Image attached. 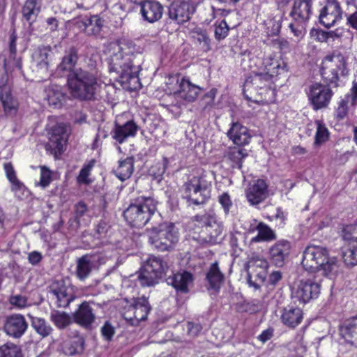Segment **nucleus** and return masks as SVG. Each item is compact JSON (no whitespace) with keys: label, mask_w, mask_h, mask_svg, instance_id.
<instances>
[{"label":"nucleus","mask_w":357,"mask_h":357,"mask_svg":"<svg viewBox=\"0 0 357 357\" xmlns=\"http://www.w3.org/2000/svg\"><path fill=\"white\" fill-rule=\"evenodd\" d=\"M347 58L339 51H333L326 55L322 61L320 73L327 84L337 86L340 76L349 74ZM333 91L328 85L314 83L310 88L307 96L313 108L318 110L326 107L333 96Z\"/></svg>","instance_id":"1"},{"label":"nucleus","mask_w":357,"mask_h":357,"mask_svg":"<svg viewBox=\"0 0 357 357\" xmlns=\"http://www.w3.org/2000/svg\"><path fill=\"white\" fill-rule=\"evenodd\" d=\"M130 48L128 45L122 47L117 43L109 45V70L118 75V80L124 88L135 91L141 86L139 73L142 58L140 54L132 52Z\"/></svg>","instance_id":"2"},{"label":"nucleus","mask_w":357,"mask_h":357,"mask_svg":"<svg viewBox=\"0 0 357 357\" xmlns=\"http://www.w3.org/2000/svg\"><path fill=\"white\" fill-rule=\"evenodd\" d=\"M67 84L71 96L80 100H94L100 88L98 72L77 68L67 75Z\"/></svg>","instance_id":"3"},{"label":"nucleus","mask_w":357,"mask_h":357,"mask_svg":"<svg viewBox=\"0 0 357 357\" xmlns=\"http://www.w3.org/2000/svg\"><path fill=\"white\" fill-rule=\"evenodd\" d=\"M157 204L158 202L151 197H138L130 201L123 215L130 227H143L153 218L159 216Z\"/></svg>","instance_id":"4"},{"label":"nucleus","mask_w":357,"mask_h":357,"mask_svg":"<svg viewBox=\"0 0 357 357\" xmlns=\"http://www.w3.org/2000/svg\"><path fill=\"white\" fill-rule=\"evenodd\" d=\"M337 262L335 257H329L328 250L326 247L311 244L305 248L301 264L309 272L323 271L324 275H328L336 271Z\"/></svg>","instance_id":"5"},{"label":"nucleus","mask_w":357,"mask_h":357,"mask_svg":"<svg viewBox=\"0 0 357 357\" xmlns=\"http://www.w3.org/2000/svg\"><path fill=\"white\" fill-rule=\"evenodd\" d=\"M149 242L159 251L169 250L178 241V231L172 222L160 223L146 230Z\"/></svg>","instance_id":"6"},{"label":"nucleus","mask_w":357,"mask_h":357,"mask_svg":"<svg viewBox=\"0 0 357 357\" xmlns=\"http://www.w3.org/2000/svg\"><path fill=\"white\" fill-rule=\"evenodd\" d=\"M167 269V263L159 257L150 256L140 269L138 280L143 287H151L163 277Z\"/></svg>","instance_id":"7"},{"label":"nucleus","mask_w":357,"mask_h":357,"mask_svg":"<svg viewBox=\"0 0 357 357\" xmlns=\"http://www.w3.org/2000/svg\"><path fill=\"white\" fill-rule=\"evenodd\" d=\"M312 14V0H295L290 13L292 22L289 27L294 36L301 37Z\"/></svg>","instance_id":"8"},{"label":"nucleus","mask_w":357,"mask_h":357,"mask_svg":"<svg viewBox=\"0 0 357 357\" xmlns=\"http://www.w3.org/2000/svg\"><path fill=\"white\" fill-rule=\"evenodd\" d=\"M185 198L195 205L205 204L211 197V185L200 176H193L183 185Z\"/></svg>","instance_id":"9"},{"label":"nucleus","mask_w":357,"mask_h":357,"mask_svg":"<svg viewBox=\"0 0 357 357\" xmlns=\"http://www.w3.org/2000/svg\"><path fill=\"white\" fill-rule=\"evenodd\" d=\"M48 294L59 308L69 307L77 298L73 287L67 284L63 280L53 281L48 287Z\"/></svg>","instance_id":"10"},{"label":"nucleus","mask_w":357,"mask_h":357,"mask_svg":"<svg viewBox=\"0 0 357 357\" xmlns=\"http://www.w3.org/2000/svg\"><path fill=\"white\" fill-rule=\"evenodd\" d=\"M52 52L50 46H39L34 50L31 61L32 71L40 78L48 75Z\"/></svg>","instance_id":"11"},{"label":"nucleus","mask_w":357,"mask_h":357,"mask_svg":"<svg viewBox=\"0 0 357 357\" xmlns=\"http://www.w3.org/2000/svg\"><path fill=\"white\" fill-rule=\"evenodd\" d=\"M195 11V6L190 0H175L169 6V19L177 24L189 21Z\"/></svg>","instance_id":"12"},{"label":"nucleus","mask_w":357,"mask_h":357,"mask_svg":"<svg viewBox=\"0 0 357 357\" xmlns=\"http://www.w3.org/2000/svg\"><path fill=\"white\" fill-rule=\"evenodd\" d=\"M150 310L151 306L147 298L142 296L134 299L133 303L125 310L123 317L132 325H137L139 321L147 318Z\"/></svg>","instance_id":"13"},{"label":"nucleus","mask_w":357,"mask_h":357,"mask_svg":"<svg viewBox=\"0 0 357 357\" xmlns=\"http://www.w3.org/2000/svg\"><path fill=\"white\" fill-rule=\"evenodd\" d=\"M320 284L312 280H301L291 291V297L301 303L316 298L320 293Z\"/></svg>","instance_id":"14"},{"label":"nucleus","mask_w":357,"mask_h":357,"mask_svg":"<svg viewBox=\"0 0 357 357\" xmlns=\"http://www.w3.org/2000/svg\"><path fill=\"white\" fill-rule=\"evenodd\" d=\"M96 319L94 310L87 301H83L72 313L73 321L87 331L93 329Z\"/></svg>","instance_id":"15"},{"label":"nucleus","mask_w":357,"mask_h":357,"mask_svg":"<svg viewBox=\"0 0 357 357\" xmlns=\"http://www.w3.org/2000/svg\"><path fill=\"white\" fill-rule=\"evenodd\" d=\"M8 76L5 71L0 72V100L6 115L15 114L18 109V102L11 93L10 86L7 84Z\"/></svg>","instance_id":"16"},{"label":"nucleus","mask_w":357,"mask_h":357,"mask_svg":"<svg viewBox=\"0 0 357 357\" xmlns=\"http://www.w3.org/2000/svg\"><path fill=\"white\" fill-rule=\"evenodd\" d=\"M273 78V74H268V73H265L261 70L253 71L252 74L245 81L243 89L244 97L248 100L255 102L256 100H252V97L247 94V92L255 89H263L270 86Z\"/></svg>","instance_id":"17"},{"label":"nucleus","mask_w":357,"mask_h":357,"mask_svg":"<svg viewBox=\"0 0 357 357\" xmlns=\"http://www.w3.org/2000/svg\"><path fill=\"white\" fill-rule=\"evenodd\" d=\"M342 10L337 0H328L319 14V22L326 28L333 26L342 19Z\"/></svg>","instance_id":"18"},{"label":"nucleus","mask_w":357,"mask_h":357,"mask_svg":"<svg viewBox=\"0 0 357 357\" xmlns=\"http://www.w3.org/2000/svg\"><path fill=\"white\" fill-rule=\"evenodd\" d=\"M195 219L205 225L206 231L209 236L208 241L210 243H217L222 239L223 225L222 222H217L214 215H196Z\"/></svg>","instance_id":"19"},{"label":"nucleus","mask_w":357,"mask_h":357,"mask_svg":"<svg viewBox=\"0 0 357 357\" xmlns=\"http://www.w3.org/2000/svg\"><path fill=\"white\" fill-rule=\"evenodd\" d=\"M28 328V323L24 317L20 314L8 316L4 323V331L10 337L20 338Z\"/></svg>","instance_id":"20"},{"label":"nucleus","mask_w":357,"mask_h":357,"mask_svg":"<svg viewBox=\"0 0 357 357\" xmlns=\"http://www.w3.org/2000/svg\"><path fill=\"white\" fill-rule=\"evenodd\" d=\"M248 201L252 205H257L264 201L268 196V185L262 179L257 180L246 189Z\"/></svg>","instance_id":"21"},{"label":"nucleus","mask_w":357,"mask_h":357,"mask_svg":"<svg viewBox=\"0 0 357 357\" xmlns=\"http://www.w3.org/2000/svg\"><path fill=\"white\" fill-rule=\"evenodd\" d=\"M49 142L47 147L55 153L61 152L67 140L66 127L59 123L53 126L48 132Z\"/></svg>","instance_id":"22"},{"label":"nucleus","mask_w":357,"mask_h":357,"mask_svg":"<svg viewBox=\"0 0 357 357\" xmlns=\"http://www.w3.org/2000/svg\"><path fill=\"white\" fill-rule=\"evenodd\" d=\"M139 5L141 6L140 13L145 21L153 23L162 17L163 7L158 1L144 0Z\"/></svg>","instance_id":"23"},{"label":"nucleus","mask_w":357,"mask_h":357,"mask_svg":"<svg viewBox=\"0 0 357 357\" xmlns=\"http://www.w3.org/2000/svg\"><path fill=\"white\" fill-rule=\"evenodd\" d=\"M291 250V244L287 241H279L270 248V259L278 267L282 266L287 259Z\"/></svg>","instance_id":"24"},{"label":"nucleus","mask_w":357,"mask_h":357,"mask_svg":"<svg viewBox=\"0 0 357 357\" xmlns=\"http://www.w3.org/2000/svg\"><path fill=\"white\" fill-rule=\"evenodd\" d=\"M228 138L237 146L248 144L251 139V135L247 127L239 122H233L227 132Z\"/></svg>","instance_id":"25"},{"label":"nucleus","mask_w":357,"mask_h":357,"mask_svg":"<svg viewBox=\"0 0 357 357\" xmlns=\"http://www.w3.org/2000/svg\"><path fill=\"white\" fill-rule=\"evenodd\" d=\"M138 129L139 127L133 121H128L123 125H119L116 123L110 133L114 140L122 144L128 137L135 136Z\"/></svg>","instance_id":"26"},{"label":"nucleus","mask_w":357,"mask_h":357,"mask_svg":"<svg viewBox=\"0 0 357 357\" xmlns=\"http://www.w3.org/2000/svg\"><path fill=\"white\" fill-rule=\"evenodd\" d=\"M179 89L174 92L175 96L184 100L191 102L195 100L201 90V88L192 84L187 78L183 77L177 80Z\"/></svg>","instance_id":"27"},{"label":"nucleus","mask_w":357,"mask_h":357,"mask_svg":"<svg viewBox=\"0 0 357 357\" xmlns=\"http://www.w3.org/2000/svg\"><path fill=\"white\" fill-rule=\"evenodd\" d=\"M78 59V49L75 46H70L65 50L61 61L57 66L58 71L70 74L78 68L76 67Z\"/></svg>","instance_id":"28"},{"label":"nucleus","mask_w":357,"mask_h":357,"mask_svg":"<svg viewBox=\"0 0 357 357\" xmlns=\"http://www.w3.org/2000/svg\"><path fill=\"white\" fill-rule=\"evenodd\" d=\"M192 280V275L187 271L173 274L166 279L167 284L172 286L177 291L184 294L188 292V285Z\"/></svg>","instance_id":"29"},{"label":"nucleus","mask_w":357,"mask_h":357,"mask_svg":"<svg viewBox=\"0 0 357 357\" xmlns=\"http://www.w3.org/2000/svg\"><path fill=\"white\" fill-rule=\"evenodd\" d=\"M206 280L207 282V289L213 290L215 292L219 291L225 280V275L220 270L217 261L213 263L206 273Z\"/></svg>","instance_id":"30"},{"label":"nucleus","mask_w":357,"mask_h":357,"mask_svg":"<svg viewBox=\"0 0 357 357\" xmlns=\"http://www.w3.org/2000/svg\"><path fill=\"white\" fill-rule=\"evenodd\" d=\"M79 29H81L88 36H98L100 34L103 21L98 15L86 16L82 20L77 22Z\"/></svg>","instance_id":"31"},{"label":"nucleus","mask_w":357,"mask_h":357,"mask_svg":"<svg viewBox=\"0 0 357 357\" xmlns=\"http://www.w3.org/2000/svg\"><path fill=\"white\" fill-rule=\"evenodd\" d=\"M96 257L85 255L77 259L76 275L80 280H84L91 273L95 266Z\"/></svg>","instance_id":"32"},{"label":"nucleus","mask_w":357,"mask_h":357,"mask_svg":"<svg viewBox=\"0 0 357 357\" xmlns=\"http://www.w3.org/2000/svg\"><path fill=\"white\" fill-rule=\"evenodd\" d=\"M340 331L348 343L357 347V316L347 320L341 326Z\"/></svg>","instance_id":"33"},{"label":"nucleus","mask_w":357,"mask_h":357,"mask_svg":"<svg viewBox=\"0 0 357 357\" xmlns=\"http://www.w3.org/2000/svg\"><path fill=\"white\" fill-rule=\"evenodd\" d=\"M191 37L193 43L198 48L204 52H209L211 47V40L206 29L200 27H196L191 31Z\"/></svg>","instance_id":"34"},{"label":"nucleus","mask_w":357,"mask_h":357,"mask_svg":"<svg viewBox=\"0 0 357 357\" xmlns=\"http://www.w3.org/2000/svg\"><path fill=\"white\" fill-rule=\"evenodd\" d=\"M303 319V312L298 307L284 308L281 315V321L284 325L294 328L301 324Z\"/></svg>","instance_id":"35"},{"label":"nucleus","mask_w":357,"mask_h":357,"mask_svg":"<svg viewBox=\"0 0 357 357\" xmlns=\"http://www.w3.org/2000/svg\"><path fill=\"white\" fill-rule=\"evenodd\" d=\"M41 10L40 3L38 0H26L22 8L23 19L26 20L31 27L36 22Z\"/></svg>","instance_id":"36"},{"label":"nucleus","mask_w":357,"mask_h":357,"mask_svg":"<svg viewBox=\"0 0 357 357\" xmlns=\"http://www.w3.org/2000/svg\"><path fill=\"white\" fill-rule=\"evenodd\" d=\"M15 69H22V61L20 58H17L16 53L8 55L0 54V72L5 71L8 76V72Z\"/></svg>","instance_id":"37"},{"label":"nucleus","mask_w":357,"mask_h":357,"mask_svg":"<svg viewBox=\"0 0 357 357\" xmlns=\"http://www.w3.org/2000/svg\"><path fill=\"white\" fill-rule=\"evenodd\" d=\"M134 171V159L132 157H128L125 160L119 161V165L114 173L121 181L129 178Z\"/></svg>","instance_id":"38"},{"label":"nucleus","mask_w":357,"mask_h":357,"mask_svg":"<svg viewBox=\"0 0 357 357\" xmlns=\"http://www.w3.org/2000/svg\"><path fill=\"white\" fill-rule=\"evenodd\" d=\"M342 258L347 266L357 265V241L349 242L342 248Z\"/></svg>","instance_id":"39"},{"label":"nucleus","mask_w":357,"mask_h":357,"mask_svg":"<svg viewBox=\"0 0 357 357\" xmlns=\"http://www.w3.org/2000/svg\"><path fill=\"white\" fill-rule=\"evenodd\" d=\"M50 320L55 326L60 329H64L72 322V315L66 312L52 310L50 313Z\"/></svg>","instance_id":"40"},{"label":"nucleus","mask_w":357,"mask_h":357,"mask_svg":"<svg viewBox=\"0 0 357 357\" xmlns=\"http://www.w3.org/2000/svg\"><path fill=\"white\" fill-rule=\"evenodd\" d=\"M3 168L6 172V176L9 182L11 183V190L14 192L22 190L25 188L22 182H21L17 177L16 172L10 162H7L3 165Z\"/></svg>","instance_id":"41"},{"label":"nucleus","mask_w":357,"mask_h":357,"mask_svg":"<svg viewBox=\"0 0 357 357\" xmlns=\"http://www.w3.org/2000/svg\"><path fill=\"white\" fill-rule=\"evenodd\" d=\"M31 326L43 338L48 337L53 331L52 326L43 318L32 317Z\"/></svg>","instance_id":"42"},{"label":"nucleus","mask_w":357,"mask_h":357,"mask_svg":"<svg viewBox=\"0 0 357 357\" xmlns=\"http://www.w3.org/2000/svg\"><path fill=\"white\" fill-rule=\"evenodd\" d=\"M262 64L263 68L261 70L273 74L274 77L280 73V71H284V68L282 67L279 61L271 56L265 57Z\"/></svg>","instance_id":"43"},{"label":"nucleus","mask_w":357,"mask_h":357,"mask_svg":"<svg viewBox=\"0 0 357 357\" xmlns=\"http://www.w3.org/2000/svg\"><path fill=\"white\" fill-rule=\"evenodd\" d=\"M84 339L82 337H77L65 344L63 347L65 354L73 356L82 353L84 349Z\"/></svg>","instance_id":"44"},{"label":"nucleus","mask_w":357,"mask_h":357,"mask_svg":"<svg viewBox=\"0 0 357 357\" xmlns=\"http://www.w3.org/2000/svg\"><path fill=\"white\" fill-rule=\"evenodd\" d=\"M248 156V153L244 149L233 148L227 153V157L232 162V167L241 169L243 160Z\"/></svg>","instance_id":"45"},{"label":"nucleus","mask_w":357,"mask_h":357,"mask_svg":"<svg viewBox=\"0 0 357 357\" xmlns=\"http://www.w3.org/2000/svg\"><path fill=\"white\" fill-rule=\"evenodd\" d=\"M257 230L258 231V234L252 238L251 242L271 241L276 238L273 231L264 223L260 222L257 226Z\"/></svg>","instance_id":"46"},{"label":"nucleus","mask_w":357,"mask_h":357,"mask_svg":"<svg viewBox=\"0 0 357 357\" xmlns=\"http://www.w3.org/2000/svg\"><path fill=\"white\" fill-rule=\"evenodd\" d=\"M0 357H23L21 348L11 342L0 347Z\"/></svg>","instance_id":"47"},{"label":"nucleus","mask_w":357,"mask_h":357,"mask_svg":"<svg viewBox=\"0 0 357 357\" xmlns=\"http://www.w3.org/2000/svg\"><path fill=\"white\" fill-rule=\"evenodd\" d=\"M96 164V160L92 159L84 164L79 171L77 181L80 184H89L91 181L89 178L90 172Z\"/></svg>","instance_id":"48"},{"label":"nucleus","mask_w":357,"mask_h":357,"mask_svg":"<svg viewBox=\"0 0 357 357\" xmlns=\"http://www.w3.org/2000/svg\"><path fill=\"white\" fill-rule=\"evenodd\" d=\"M64 99L63 93L58 89H50L47 93V100L50 105L59 107Z\"/></svg>","instance_id":"49"},{"label":"nucleus","mask_w":357,"mask_h":357,"mask_svg":"<svg viewBox=\"0 0 357 357\" xmlns=\"http://www.w3.org/2000/svg\"><path fill=\"white\" fill-rule=\"evenodd\" d=\"M316 124L317 126L315 135V144H321L328 140L329 132L326 127L321 121H317Z\"/></svg>","instance_id":"50"},{"label":"nucleus","mask_w":357,"mask_h":357,"mask_svg":"<svg viewBox=\"0 0 357 357\" xmlns=\"http://www.w3.org/2000/svg\"><path fill=\"white\" fill-rule=\"evenodd\" d=\"M168 164L169 160L167 158L163 157L161 162L156 163L150 168L149 172L155 178H159L165 172Z\"/></svg>","instance_id":"51"},{"label":"nucleus","mask_w":357,"mask_h":357,"mask_svg":"<svg viewBox=\"0 0 357 357\" xmlns=\"http://www.w3.org/2000/svg\"><path fill=\"white\" fill-rule=\"evenodd\" d=\"M248 268L252 273L257 272V268H259L260 270L266 269L268 267V263L266 260L261 259L258 257L252 258L248 262Z\"/></svg>","instance_id":"52"},{"label":"nucleus","mask_w":357,"mask_h":357,"mask_svg":"<svg viewBox=\"0 0 357 357\" xmlns=\"http://www.w3.org/2000/svg\"><path fill=\"white\" fill-rule=\"evenodd\" d=\"M229 28L227 22L223 20L215 28V38L218 40L225 38L229 32Z\"/></svg>","instance_id":"53"},{"label":"nucleus","mask_w":357,"mask_h":357,"mask_svg":"<svg viewBox=\"0 0 357 357\" xmlns=\"http://www.w3.org/2000/svg\"><path fill=\"white\" fill-rule=\"evenodd\" d=\"M343 238L345 241H357V223L347 225L343 230Z\"/></svg>","instance_id":"54"},{"label":"nucleus","mask_w":357,"mask_h":357,"mask_svg":"<svg viewBox=\"0 0 357 357\" xmlns=\"http://www.w3.org/2000/svg\"><path fill=\"white\" fill-rule=\"evenodd\" d=\"M100 332L105 340L111 341L115 334V328L109 321H107L101 327Z\"/></svg>","instance_id":"55"},{"label":"nucleus","mask_w":357,"mask_h":357,"mask_svg":"<svg viewBox=\"0 0 357 357\" xmlns=\"http://www.w3.org/2000/svg\"><path fill=\"white\" fill-rule=\"evenodd\" d=\"M218 202L222 206L226 215L229 213L230 208L232 206V202L228 193L225 192L218 197Z\"/></svg>","instance_id":"56"},{"label":"nucleus","mask_w":357,"mask_h":357,"mask_svg":"<svg viewBox=\"0 0 357 357\" xmlns=\"http://www.w3.org/2000/svg\"><path fill=\"white\" fill-rule=\"evenodd\" d=\"M216 93L217 90L215 89H212L204 95L202 100L204 109H206L208 106H211L213 104Z\"/></svg>","instance_id":"57"},{"label":"nucleus","mask_w":357,"mask_h":357,"mask_svg":"<svg viewBox=\"0 0 357 357\" xmlns=\"http://www.w3.org/2000/svg\"><path fill=\"white\" fill-rule=\"evenodd\" d=\"M10 303L18 307H24L27 305V298L21 295H16L10 298Z\"/></svg>","instance_id":"58"},{"label":"nucleus","mask_w":357,"mask_h":357,"mask_svg":"<svg viewBox=\"0 0 357 357\" xmlns=\"http://www.w3.org/2000/svg\"><path fill=\"white\" fill-rule=\"evenodd\" d=\"M347 114V104L344 100H341L335 111V115L338 120L343 119Z\"/></svg>","instance_id":"59"},{"label":"nucleus","mask_w":357,"mask_h":357,"mask_svg":"<svg viewBox=\"0 0 357 357\" xmlns=\"http://www.w3.org/2000/svg\"><path fill=\"white\" fill-rule=\"evenodd\" d=\"M87 211V206L83 202H79L75 205V218L79 222V220L82 218Z\"/></svg>","instance_id":"60"},{"label":"nucleus","mask_w":357,"mask_h":357,"mask_svg":"<svg viewBox=\"0 0 357 357\" xmlns=\"http://www.w3.org/2000/svg\"><path fill=\"white\" fill-rule=\"evenodd\" d=\"M16 40L17 35L15 30H13L9 38V45H8V53L14 54L16 53Z\"/></svg>","instance_id":"61"},{"label":"nucleus","mask_w":357,"mask_h":357,"mask_svg":"<svg viewBox=\"0 0 357 357\" xmlns=\"http://www.w3.org/2000/svg\"><path fill=\"white\" fill-rule=\"evenodd\" d=\"M51 181L50 173L48 171L42 169L39 184L43 188L47 187Z\"/></svg>","instance_id":"62"},{"label":"nucleus","mask_w":357,"mask_h":357,"mask_svg":"<svg viewBox=\"0 0 357 357\" xmlns=\"http://www.w3.org/2000/svg\"><path fill=\"white\" fill-rule=\"evenodd\" d=\"M42 255L38 251L31 252L28 255V260L32 265L38 264L42 260Z\"/></svg>","instance_id":"63"},{"label":"nucleus","mask_w":357,"mask_h":357,"mask_svg":"<svg viewBox=\"0 0 357 357\" xmlns=\"http://www.w3.org/2000/svg\"><path fill=\"white\" fill-rule=\"evenodd\" d=\"M46 23H47V29L50 31H55L57 28H58V20H56V17H49L46 20Z\"/></svg>","instance_id":"64"}]
</instances>
